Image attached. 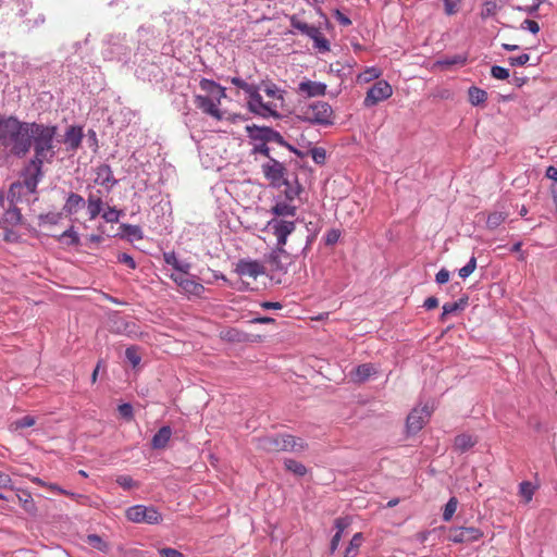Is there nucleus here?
Masks as SVG:
<instances>
[{
  "label": "nucleus",
  "mask_w": 557,
  "mask_h": 557,
  "mask_svg": "<svg viewBox=\"0 0 557 557\" xmlns=\"http://www.w3.org/2000/svg\"><path fill=\"white\" fill-rule=\"evenodd\" d=\"M33 122H24L14 115L0 113V149L17 158H24L30 150Z\"/></svg>",
  "instance_id": "1"
},
{
  "label": "nucleus",
  "mask_w": 557,
  "mask_h": 557,
  "mask_svg": "<svg viewBox=\"0 0 557 557\" xmlns=\"http://www.w3.org/2000/svg\"><path fill=\"white\" fill-rule=\"evenodd\" d=\"M270 213L273 218L268 221L264 232L275 237L276 248L282 252L287 243V237L296 228L297 207L292 205L290 201L277 199Z\"/></svg>",
  "instance_id": "2"
},
{
  "label": "nucleus",
  "mask_w": 557,
  "mask_h": 557,
  "mask_svg": "<svg viewBox=\"0 0 557 557\" xmlns=\"http://www.w3.org/2000/svg\"><path fill=\"white\" fill-rule=\"evenodd\" d=\"M57 126L33 122L29 143L34 148V158L32 161L41 162L51 161L55 154Z\"/></svg>",
  "instance_id": "3"
},
{
  "label": "nucleus",
  "mask_w": 557,
  "mask_h": 557,
  "mask_svg": "<svg viewBox=\"0 0 557 557\" xmlns=\"http://www.w3.org/2000/svg\"><path fill=\"white\" fill-rule=\"evenodd\" d=\"M231 83L246 94L247 107L250 112L262 117H280L277 103L274 101L264 102L260 95V87L256 84H249L240 77H232Z\"/></svg>",
  "instance_id": "4"
},
{
  "label": "nucleus",
  "mask_w": 557,
  "mask_h": 557,
  "mask_svg": "<svg viewBox=\"0 0 557 557\" xmlns=\"http://www.w3.org/2000/svg\"><path fill=\"white\" fill-rule=\"evenodd\" d=\"M295 117L311 125L327 127L334 124V111L325 101H312L300 103Z\"/></svg>",
  "instance_id": "5"
},
{
  "label": "nucleus",
  "mask_w": 557,
  "mask_h": 557,
  "mask_svg": "<svg viewBox=\"0 0 557 557\" xmlns=\"http://www.w3.org/2000/svg\"><path fill=\"white\" fill-rule=\"evenodd\" d=\"M257 447L268 453L300 451L305 449V443L288 434H274L257 438Z\"/></svg>",
  "instance_id": "6"
},
{
  "label": "nucleus",
  "mask_w": 557,
  "mask_h": 557,
  "mask_svg": "<svg viewBox=\"0 0 557 557\" xmlns=\"http://www.w3.org/2000/svg\"><path fill=\"white\" fill-rule=\"evenodd\" d=\"M22 176V181L11 185L10 196L12 199H14L16 195H21L24 189L28 194L36 191L37 185L42 177V163L30 160L25 166Z\"/></svg>",
  "instance_id": "7"
},
{
  "label": "nucleus",
  "mask_w": 557,
  "mask_h": 557,
  "mask_svg": "<svg viewBox=\"0 0 557 557\" xmlns=\"http://www.w3.org/2000/svg\"><path fill=\"white\" fill-rule=\"evenodd\" d=\"M290 26L299 32L301 35H305L313 40L314 47L320 51H329L330 42L322 35L319 27L314 25H310L304 21H301L298 16L293 15L290 17Z\"/></svg>",
  "instance_id": "8"
},
{
  "label": "nucleus",
  "mask_w": 557,
  "mask_h": 557,
  "mask_svg": "<svg viewBox=\"0 0 557 557\" xmlns=\"http://www.w3.org/2000/svg\"><path fill=\"white\" fill-rule=\"evenodd\" d=\"M261 171L271 186L278 188L286 184L287 169L273 157H269V160L261 164Z\"/></svg>",
  "instance_id": "9"
},
{
  "label": "nucleus",
  "mask_w": 557,
  "mask_h": 557,
  "mask_svg": "<svg viewBox=\"0 0 557 557\" xmlns=\"http://www.w3.org/2000/svg\"><path fill=\"white\" fill-rule=\"evenodd\" d=\"M131 48L126 45L125 38L121 36H109L106 40L102 55L106 60L126 61Z\"/></svg>",
  "instance_id": "10"
},
{
  "label": "nucleus",
  "mask_w": 557,
  "mask_h": 557,
  "mask_svg": "<svg viewBox=\"0 0 557 557\" xmlns=\"http://www.w3.org/2000/svg\"><path fill=\"white\" fill-rule=\"evenodd\" d=\"M246 132L248 137L255 141L276 143L282 147L287 146L283 136L272 127L247 125Z\"/></svg>",
  "instance_id": "11"
},
{
  "label": "nucleus",
  "mask_w": 557,
  "mask_h": 557,
  "mask_svg": "<svg viewBox=\"0 0 557 557\" xmlns=\"http://www.w3.org/2000/svg\"><path fill=\"white\" fill-rule=\"evenodd\" d=\"M126 517L129 521L135 523H149L156 524L161 521V515L154 507H147L144 505H136L126 510Z\"/></svg>",
  "instance_id": "12"
},
{
  "label": "nucleus",
  "mask_w": 557,
  "mask_h": 557,
  "mask_svg": "<svg viewBox=\"0 0 557 557\" xmlns=\"http://www.w3.org/2000/svg\"><path fill=\"white\" fill-rule=\"evenodd\" d=\"M392 95L393 88L389 83L384 79L377 81L367 91L363 104L367 108H371L376 106L379 102L388 99Z\"/></svg>",
  "instance_id": "13"
},
{
  "label": "nucleus",
  "mask_w": 557,
  "mask_h": 557,
  "mask_svg": "<svg viewBox=\"0 0 557 557\" xmlns=\"http://www.w3.org/2000/svg\"><path fill=\"white\" fill-rule=\"evenodd\" d=\"M432 409L433 408L428 405L412 409V411L409 413L407 418L408 433H418L423 428V425L429 421L432 413Z\"/></svg>",
  "instance_id": "14"
},
{
  "label": "nucleus",
  "mask_w": 557,
  "mask_h": 557,
  "mask_svg": "<svg viewBox=\"0 0 557 557\" xmlns=\"http://www.w3.org/2000/svg\"><path fill=\"white\" fill-rule=\"evenodd\" d=\"M483 532L474 527L451 528L448 531L447 539L454 543H471L479 541Z\"/></svg>",
  "instance_id": "15"
},
{
  "label": "nucleus",
  "mask_w": 557,
  "mask_h": 557,
  "mask_svg": "<svg viewBox=\"0 0 557 557\" xmlns=\"http://www.w3.org/2000/svg\"><path fill=\"white\" fill-rule=\"evenodd\" d=\"M220 104L221 100H215L214 98L206 97L202 95L195 96V106L203 113L214 117L218 121L223 119V113L219 109Z\"/></svg>",
  "instance_id": "16"
},
{
  "label": "nucleus",
  "mask_w": 557,
  "mask_h": 557,
  "mask_svg": "<svg viewBox=\"0 0 557 557\" xmlns=\"http://www.w3.org/2000/svg\"><path fill=\"white\" fill-rule=\"evenodd\" d=\"M95 184H98L104 188V191L109 194L112 188L117 184V180L114 178L113 172L108 164H101L95 170Z\"/></svg>",
  "instance_id": "17"
},
{
  "label": "nucleus",
  "mask_w": 557,
  "mask_h": 557,
  "mask_svg": "<svg viewBox=\"0 0 557 557\" xmlns=\"http://www.w3.org/2000/svg\"><path fill=\"white\" fill-rule=\"evenodd\" d=\"M326 88L324 83L304 79L298 84L297 92L307 98L322 97L326 94Z\"/></svg>",
  "instance_id": "18"
},
{
  "label": "nucleus",
  "mask_w": 557,
  "mask_h": 557,
  "mask_svg": "<svg viewBox=\"0 0 557 557\" xmlns=\"http://www.w3.org/2000/svg\"><path fill=\"white\" fill-rule=\"evenodd\" d=\"M88 196L86 201L87 213L89 215V220H95L103 209V193L101 189L94 190L88 187Z\"/></svg>",
  "instance_id": "19"
},
{
  "label": "nucleus",
  "mask_w": 557,
  "mask_h": 557,
  "mask_svg": "<svg viewBox=\"0 0 557 557\" xmlns=\"http://www.w3.org/2000/svg\"><path fill=\"white\" fill-rule=\"evenodd\" d=\"M263 265L258 261L240 260L237 263L236 272L244 277L257 278L263 273Z\"/></svg>",
  "instance_id": "20"
},
{
  "label": "nucleus",
  "mask_w": 557,
  "mask_h": 557,
  "mask_svg": "<svg viewBox=\"0 0 557 557\" xmlns=\"http://www.w3.org/2000/svg\"><path fill=\"white\" fill-rule=\"evenodd\" d=\"M260 91L262 90L269 98H271V101H274L277 103V110L283 107L284 102V94L285 91L278 88L274 83L272 82H265L262 81L259 85Z\"/></svg>",
  "instance_id": "21"
},
{
  "label": "nucleus",
  "mask_w": 557,
  "mask_h": 557,
  "mask_svg": "<svg viewBox=\"0 0 557 557\" xmlns=\"http://www.w3.org/2000/svg\"><path fill=\"white\" fill-rule=\"evenodd\" d=\"M199 87L206 92V97L214 98L215 100H222L226 96L225 88L211 79L202 78Z\"/></svg>",
  "instance_id": "22"
},
{
  "label": "nucleus",
  "mask_w": 557,
  "mask_h": 557,
  "mask_svg": "<svg viewBox=\"0 0 557 557\" xmlns=\"http://www.w3.org/2000/svg\"><path fill=\"white\" fill-rule=\"evenodd\" d=\"M83 132L81 127L70 126L64 135V144L69 151H76L81 146Z\"/></svg>",
  "instance_id": "23"
},
{
  "label": "nucleus",
  "mask_w": 557,
  "mask_h": 557,
  "mask_svg": "<svg viewBox=\"0 0 557 557\" xmlns=\"http://www.w3.org/2000/svg\"><path fill=\"white\" fill-rule=\"evenodd\" d=\"M86 205L85 199L75 193H70L63 207V211L66 214L77 213Z\"/></svg>",
  "instance_id": "24"
},
{
  "label": "nucleus",
  "mask_w": 557,
  "mask_h": 557,
  "mask_svg": "<svg viewBox=\"0 0 557 557\" xmlns=\"http://www.w3.org/2000/svg\"><path fill=\"white\" fill-rule=\"evenodd\" d=\"M172 436V430L170 426H162L152 437L151 446L154 449H163L166 447Z\"/></svg>",
  "instance_id": "25"
},
{
  "label": "nucleus",
  "mask_w": 557,
  "mask_h": 557,
  "mask_svg": "<svg viewBox=\"0 0 557 557\" xmlns=\"http://www.w3.org/2000/svg\"><path fill=\"white\" fill-rule=\"evenodd\" d=\"M163 259L166 264L172 265L175 270H177L178 272H182L184 274H187L190 269V264L185 261H180L177 259L175 252H173V251L164 252Z\"/></svg>",
  "instance_id": "26"
},
{
  "label": "nucleus",
  "mask_w": 557,
  "mask_h": 557,
  "mask_svg": "<svg viewBox=\"0 0 557 557\" xmlns=\"http://www.w3.org/2000/svg\"><path fill=\"white\" fill-rule=\"evenodd\" d=\"M181 289L186 293V294H189V295H194V296H200L203 290H205V287L202 284L196 282L194 278L187 276V278L185 281H181Z\"/></svg>",
  "instance_id": "27"
},
{
  "label": "nucleus",
  "mask_w": 557,
  "mask_h": 557,
  "mask_svg": "<svg viewBox=\"0 0 557 557\" xmlns=\"http://www.w3.org/2000/svg\"><path fill=\"white\" fill-rule=\"evenodd\" d=\"M375 373L376 370L373 364L363 363L356 368L354 379L358 382H364Z\"/></svg>",
  "instance_id": "28"
},
{
  "label": "nucleus",
  "mask_w": 557,
  "mask_h": 557,
  "mask_svg": "<svg viewBox=\"0 0 557 557\" xmlns=\"http://www.w3.org/2000/svg\"><path fill=\"white\" fill-rule=\"evenodd\" d=\"M468 96L472 106L483 104L487 100V92L476 86H471L469 88Z\"/></svg>",
  "instance_id": "29"
},
{
  "label": "nucleus",
  "mask_w": 557,
  "mask_h": 557,
  "mask_svg": "<svg viewBox=\"0 0 557 557\" xmlns=\"http://www.w3.org/2000/svg\"><path fill=\"white\" fill-rule=\"evenodd\" d=\"M36 419L32 416H25L21 419L14 420L10 423L9 430L11 432H20L24 428H30L35 425Z\"/></svg>",
  "instance_id": "30"
},
{
  "label": "nucleus",
  "mask_w": 557,
  "mask_h": 557,
  "mask_svg": "<svg viewBox=\"0 0 557 557\" xmlns=\"http://www.w3.org/2000/svg\"><path fill=\"white\" fill-rule=\"evenodd\" d=\"M363 542V536L361 533H356L349 542V545L345 549V557H356L358 554V549Z\"/></svg>",
  "instance_id": "31"
},
{
  "label": "nucleus",
  "mask_w": 557,
  "mask_h": 557,
  "mask_svg": "<svg viewBox=\"0 0 557 557\" xmlns=\"http://www.w3.org/2000/svg\"><path fill=\"white\" fill-rule=\"evenodd\" d=\"M381 75L382 71L379 67L370 66L357 76V81L358 83H370L371 81L379 78Z\"/></svg>",
  "instance_id": "32"
},
{
  "label": "nucleus",
  "mask_w": 557,
  "mask_h": 557,
  "mask_svg": "<svg viewBox=\"0 0 557 557\" xmlns=\"http://www.w3.org/2000/svg\"><path fill=\"white\" fill-rule=\"evenodd\" d=\"M508 214L502 211H495L488 214L486 220V226L490 230H495L506 219Z\"/></svg>",
  "instance_id": "33"
},
{
  "label": "nucleus",
  "mask_w": 557,
  "mask_h": 557,
  "mask_svg": "<svg viewBox=\"0 0 557 557\" xmlns=\"http://www.w3.org/2000/svg\"><path fill=\"white\" fill-rule=\"evenodd\" d=\"M283 186H285V190H284V194H285V199L284 200H287V201H293L296 197L299 196V194L301 193L302 188L301 186L298 184V182L296 181L295 184H292L287 178H286V184H283Z\"/></svg>",
  "instance_id": "34"
},
{
  "label": "nucleus",
  "mask_w": 557,
  "mask_h": 557,
  "mask_svg": "<svg viewBox=\"0 0 557 557\" xmlns=\"http://www.w3.org/2000/svg\"><path fill=\"white\" fill-rule=\"evenodd\" d=\"M474 444H475V441L469 434H460V435L456 436V438H455V447L460 451H465V450L469 449Z\"/></svg>",
  "instance_id": "35"
},
{
  "label": "nucleus",
  "mask_w": 557,
  "mask_h": 557,
  "mask_svg": "<svg viewBox=\"0 0 557 557\" xmlns=\"http://www.w3.org/2000/svg\"><path fill=\"white\" fill-rule=\"evenodd\" d=\"M535 492V486L529 482L523 481L519 485V494L524 499L525 503H530L533 498Z\"/></svg>",
  "instance_id": "36"
},
{
  "label": "nucleus",
  "mask_w": 557,
  "mask_h": 557,
  "mask_svg": "<svg viewBox=\"0 0 557 557\" xmlns=\"http://www.w3.org/2000/svg\"><path fill=\"white\" fill-rule=\"evenodd\" d=\"M284 465H285L286 470H288L289 472H292L298 476H302L307 472L306 467L302 463H300L294 459H285Z\"/></svg>",
  "instance_id": "37"
},
{
  "label": "nucleus",
  "mask_w": 557,
  "mask_h": 557,
  "mask_svg": "<svg viewBox=\"0 0 557 557\" xmlns=\"http://www.w3.org/2000/svg\"><path fill=\"white\" fill-rule=\"evenodd\" d=\"M121 230L128 237H132L137 240L143 239V231L138 225L124 223L121 225Z\"/></svg>",
  "instance_id": "38"
},
{
  "label": "nucleus",
  "mask_w": 557,
  "mask_h": 557,
  "mask_svg": "<svg viewBox=\"0 0 557 557\" xmlns=\"http://www.w3.org/2000/svg\"><path fill=\"white\" fill-rule=\"evenodd\" d=\"M122 214V210H117L115 207H108V209L102 213V219L108 223H117Z\"/></svg>",
  "instance_id": "39"
},
{
  "label": "nucleus",
  "mask_w": 557,
  "mask_h": 557,
  "mask_svg": "<svg viewBox=\"0 0 557 557\" xmlns=\"http://www.w3.org/2000/svg\"><path fill=\"white\" fill-rule=\"evenodd\" d=\"M87 543H88L91 547H94V548H96V549H98V550H100V552H107V550H108V548H109V546H108L107 542H104V541H103L99 535H97V534H90V535H88V536H87Z\"/></svg>",
  "instance_id": "40"
},
{
  "label": "nucleus",
  "mask_w": 557,
  "mask_h": 557,
  "mask_svg": "<svg viewBox=\"0 0 557 557\" xmlns=\"http://www.w3.org/2000/svg\"><path fill=\"white\" fill-rule=\"evenodd\" d=\"M458 506V499L456 497H451L447 504L445 505L444 512H443V520L444 521H450L454 513L457 510Z\"/></svg>",
  "instance_id": "41"
},
{
  "label": "nucleus",
  "mask_w": 557,
  "mask_h": 557,
  "mask_svg": "<svg viewBox=\"0 0 557 557\" xmlns=\"http://www.w3.org/2000/svg\"><path fill=\"white\" fill-rule=\"evenodd\" d=\"M465 305H466V301L462 299L459 301L446 302L443 306L442 319H444L448 314L455 313L456 311H458L460 309H463Z\"/></svg>",
  "instance_id": "42"
},
{
  "label": "nucleus",
  "mask_w": 557,
  "mask_h": 557,
  "mask_svg": "<svg viewBox=\"0 0 557 557\" xmlns=\"http://www.w3.org/2000/svg\"><path fill=\"white\" fill-rule=\"evenodd\" d=\"M125 357L128 362L135 368L140 363V356L138 354V349L135 346H131L125 350Z\"/></svg>",
  "instance_id": "43"
},
{
  "label": "nucleus",
  "mask_w": 557,
  "mask_h": 557,
  "mask_svg": "<svg viewBox=\"0 0 557 557\" xmlns=\"http://www.w3.org/2000/svg\"><path fill=\"white\" fill-rule=\"evenodd\" d=\"M497 11V2L496 0H485L482 11L481 17L486 18L494 15Z\"/></svg>",
  "instance_id": "44"
},
{
  "label": "nucleus",
  "mask_w": 557,
  "mask_h": 557,
  "mask_svg": "<svg viewBox=\"0 0 557 557\" xmlns=\"http://www.w3.org/2000/svg\"><path fill=\"white\" fill-rule=\"evenodd\" d=\"M475 268H476V259H475V257H471L470 260L468 261V263L465 267H462L461 269H459L458 274L461 278H467L474 272Z\"/></svg>",
  "instance_id": "45"
},
{
  "label": "nucleus",
  "mask_w": 557,
  "mask_h": 557,
  "mask_svg": "<svg viewBox=\"0 0 557 557\" xmlns=\"http://www.w3.org/2000/svg\"><path fill=\"white\" fill-rule=\"evenodd\" d=\"M444 2V11L447 15H454L459 11L461 0H442Z\"/></svg>",
  "instance_id": "46"
},
{
  "label": "nucleus",
  "mask_w": 557,
  "mask_h": 557,
  "mask_svg": "<svg viewBox=\"0 0 557 557\" xmlns=\"http://www.w3.org/2000/svg\"><path fill=\"white\" fill-rule=\"evenodd\" d=\"M310 154L312 157V160L317 163V164H323L325 162V159H326V152H325V149L321 148V147H314V148H311L310 149Z\"/></svg>",
  "instance_id": "47"
},
{
  "label": "nucleus",
  "mask_w": 557,
  "mask_h": 557,
  "mask_svg": "<svg viewBox=\"0 0 557 557\" xmlns=\"http://www.w3.org/2000/svg\"><path fill=\"white\" fill-rule=\"evenodd\" d=\"M60 219H61V213L50 212V213L39 215V221L41 224L54 225L60 221Z\"/></svg>",
  "instance_id": "48"
},
{
  "label": "nucleus",
  "mask_w": 557,
  "mask_h": 557,
  "mask_svg": "<svg viewBox=\"0 0 557 557\" xmlns=\"http://www.w3.org/2000/svg\"><path fill=\"white\" fill-rule=\"evenodd\" d=\"M62 239L69 238V244L76 246L79 244V236L76 231H74L73 227H70L69 230L64 231L61 235Z\"/></svg>",
  "instance_id": "49"
},
{
  "label": "nucleus",
  "mask_w": 557,
  "mask_h": 557,
  "mask_svg": "<svg viewBox=\"0 0 557 557\" xmlns=\"http://www.w3.org/2000/svg\"><path fill=\"white\" fill-rule=\"evenodd\" d=\"M116 483L124 490H131L137 486V483L129 475H120Z\"/></svg>",
  "instance_id": "50"
},
{
  "label": "nucleus",
  "mask_w": 557,
  "mask_h": 557,
  "mask_svg": "<svg viewBox=\"0 0 557 557\" xmlns=\"http://www.w3.org/2000/svg\"><path fill=\"white\" fill-rule=\"evenodd\" d=\"M491 75L496 79H507L509 77V71L503 66L494 65L491 69Z\"/></svg>",
  "instance_id": "51"
},
{
  "label": "nucleus",
  "mask_w": 557,
  "mask_h": 557,
  "mask_svg": "<svg viewBox=\"0 0 557 557\" xmlns=\"http://www.w3.org/2000/svg\"><path fill=\"white\" fill-rule=\"evenodd\" d=\"M530 61V55L528 53H522L517 57H509L508 62L511 66H522Z\"/></svg>",
  "instance_id": "52"
},
{
  "label": "nucleus",
  "mask_w": 557,
  "mask_h": 557,
  "mask_svg": "<svg viewBox=\"0 0 557 557\" xmlns=\"http://www.w3.org/2000/svg\"><path fill=\"white\" fill-rule=\"evenodd\" d=\"M252 154H262L269 160L270 156V148L268 147L267 143L260 141V144H256L252 148Z\"/></svg>",
  "instance_id": "53"
},
{
  "label": "nucleus",
  "mask_w": 557,
  "mask_h": 557,
  "mask_svg": "<svg viewBox=\"0 0 557 557\" xmlns=\"http://www.w3.org/2000/svg\"><path fill=\"white\" fill-rule=\"evenodd\" d=\"M339 237H341V232L336 228H332L325 234L324 240H325L326 245L331 246V245L336 244L338 242Z\"/></svg>",
  "instance_id": "54"
},
{
  "label": "nucleus",
  "mask_w": 557,
  "mask_h": 557,
  "mask_svg": "<svg viewBox=\"0 0 557 557\" xmlns=\"http://www.w3.org/2000/svg\"><path fill=\"white\" fill-rule=\"evenodd\" d=\"M119 413L126 420H132L134 416L133 407L129 404H122L117 408Z\"/></svg>",
  "instance_id": "55"
},
{
  "label": "nucleus",
  "mask_w": 557,
  "mask_h": 557,
  "mask_svg": "<svg viewBox=\"0 0 557 557\" xmlns=\"http://www.w3.org/2000/svg\"><path fill=\"white\" fill-rule=\"evenodd\" d=\"M467 61V58L465 55H455V57H450V58H446L444 59L443 61H441V64H444V65H456V64H459V65H463Z\"/></svg>",
  "instance_id": "56"
},
{
  "label": "nucleus",
  "mask_w": 557,
  "mask_h": 557,
  "mask_svg": "<svg viewBox=\"0 0 557 557\" xmlns=\"http://www.w3.org/2000/svg\"><path fill=\"white\" fill-rule=\"evenodd\" d=\"M5 215L7 220L13 223H20L22 220L21 211L16 207L9 209Z\"/></svg>",
  "instance_id": "57"
},
{
  "label": "nucleus",
  "mask_w": 557,
  "mask_h": 557,
  "mask_svg": "<svg viewBox=\"0 0 557 557\" xmlns=\"http://www.w3.org/2000/svg\"><path fill=\"white\" fill-rule=\"evenodd\" d=\"M117 261L120 263L126 264L129 269L136 268V262H135L134 258L126 252L120 253L117 256Z\"/></svg>",
  "instance_id": "58"
},
{
  "label": "nucleus",
  "mask_w": 557,
  "mask_h": 557,
  "mask_svg": "<svg viewBox=\"0 0 557 557\" xmlns=\"http://www.w3.org/2000/svg\"><path fill=\"white\" fill-rule=\"evenodd\" d=\"M522 29H528L532 34H537L540 30L539 24L533 20H524L521 24Z\"/></svg>",
  "instance_id": "59"
},
{
  "label": "nucleus",
  "mask_w": 557,
  "mask_h": 557,
  "mask_svg": "<svg viewBox=\"0 0 557 557\" xmlns=\"http://www.w3.org/2000/svg\"><path fill=\"white\" fill-rule=\"evenodd\" d=\"M162 557H184V555L177 549L165 547L159 550Z\"/></svg>",
  "instance_id": "60"
},
{
  "label": "nucleus",
  "mask_w": 557,
  "mask_h": 557,
  "mask_svg": "<svg viewBox=\"0 0 557 557\" xmlns=\"http://www.w3.org/2000/svg\"><path fill=\"white\" fill-rule=\"evenodd\" d=\"M448 280H449V271L446 269H441L435 276V281L438 284H445L448 282Z\"/></svg>",
  "instance_id": "61"
},
{
  "label": "nucleus",
  "mask_w": 557,
  "mask_h": 557,
  "mask_svg": "<svg viewBox=\"0 0 557 557\" xmlns=\"http://www.w3.org/2000/svg\"><path fill=\"white\" fill-rule=\"evenodd\" d=\"M335 18L343 26H349L351 24L350 18L338 10L335 12Z\"/></svg>",
  "instance_id": "62"
},
{
  "label": "nucleus",
  "mask_w": 557,
  "mask_h": 557,
  "mask_svg": "<svg viewBox=\"0 0 557 557\" xmlns=\"http://www.w3.org/2000/svg\"><path fill=\"white\" fill-rule=\"evenodd\" d=\"M423 306L426 310L435 309L438 306V300L436 297H429L424 300Z\"/></svg>",
  "instance_id": "63"
},
{
  "label": "nucleus",
  "mask_w": 557,
  "mask_h": 557,
  "mask_svg": "<svg viewBox=\"0 0 557 557\" xmlns=\"http://www.w3.org/2000/svg\"><path fill=\"white\" fill-rule=\"evenodd\" d=\"M348 521L346 519H343V518H338L335 520V528L337 529V532L336 533H339L342 535V533L344 532V530L348 527Z\"/></svg>",
  "instance_id": "64"
}]
</instances>
